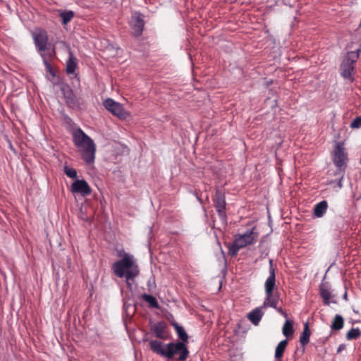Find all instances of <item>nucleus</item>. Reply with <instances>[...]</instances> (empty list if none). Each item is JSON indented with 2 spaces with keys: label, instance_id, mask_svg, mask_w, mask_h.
<instances>
[{
  "label": "nucleus",
  "instance_id": "obj_1",
  "mask_svg": "<svg viewBox=\"0 0 361 361\" xmlns=\"http://www.w3.org/2000/svg\"><path fill=\"white\" fill-rule=\"evenodd\" d=\"M112 271L118 278H126L127 285L130 287V281L134 280L140 274V269L134 257L128 253H124L122 258L112 264Z\"/></svg>",
  "mask_w": 361,
  "mask_h": 361
},
{
  "label": "nucleus",
  "instance_id": "obj_2",
  "mask_svg": "<svg viewBox=\"0 0 361 361\" xmlns=\"http://www.w3.org/2000/svg\"><path fill=\"white\" fill-rule=\"evenodd\" d=\"M269 276L264 283L265 298L262 307L274 308L279 314L285 318H288L287 313L281 308L278 307L279 302V293L276 283L275 270L272 266V260H270Z\"/></svg>",
  "mask_w": 361,
  "mask_h": 361
},
{
  "label": "nucleus",
  "instance_id": "obj_3",
  "mask_svg": "<svg viewBox=\"0 0 361 361\" xmlns=\"http://www.w3.org/2000/svg\"><path fill=\"white\" fill-rule=\"evenodd\" d=\"M252 228L243 234H235L233 243L227 245L228 253L231 257H235L239 250L246 246L255 243L257 240L258 234L254 232Z\"/></svg>",
  "mask_w": 361,
  "mask_h": 361
},
{
  "label": "nucleus",
  "instance_id": "obj_4",
  "mask_svg": "<svg viewBox=\"0 0 361 361\" xmlns=\"http://www.w3.org/2000/svg\"><path fill=\"white\" fill-rule=\"evenodd\" d=\"M33 39L41 56L42 54H45L49 57L55 56V47L48 43V36L45 30H40L39 32H35Z\"/></svg>",
  "mask_w": 361,
  "mask_h": 361
},
{
  "label": "nucleus",
  "instance_id": "obj_5",
  "mask_svg": "<svg viewBox=\"0 0 361 361\" xmlns=\"http://www.w3.org/2000/svg\"><path fill=\"white\" fill-rule=\"evenodd\" d=\"M166 348V357L173 359L176 355H178V361H185L189 357V350L184 342H171L165 345Z\"/></svg>",
  "mask_w": 361,
  "mask_h": 361
},
{
  "label": "nucleus",
  "instance_id": "obj_6",
  "mask_svg": "<svg viewBox=\"0 0 361 361\" xmlns=\"http://www.w3.org/2000/svg\"><path fill=\"white\" fill-rule=\"evenodd\" d=\"M61 90L66 99V102L68 107L72 109H82L85 106V103L82 97L75 95L71 87L66 85L61 87Z\"/></svg>",
  "mask_w": 361,
  "mask_h": 361
},
{
  "label": "nucleus",
  "instance_id": "obj_7",
  "mask_svg": "<svg viewBox=\"0 0 361 361\" xmlns=\"http://www.w3.org/2000/svg\"><path fill=\"white\" fill-rule=\"evenodd\" d=\"M104 106L106 109L121 120H126L130 116V113L124 109L121 104L111 98L104 100Z\"/></svg>",
  "mask_w": 361,
  "mask_h": 361
},
{
  "label": "nucleus",
  "instance_id": "obj_8",
  "mask_svg": "<svg viewBox=\"0 0 361 361\" xmlns=\"http://www.w3.org/2000/svg\"><path fill=\"white\" fill-rule=\"evenodd\" d=\"M348 161V154L345 152L343 143L338 142L333 152V161L335 166L341 170H345Z\"/></svg>",
  "mask_w": 361,
  "mask_h": 361
},
{
  "label": "nucleus",
  "instance_id": "obj_9",
  "mask_svg": "<svg viewBox=\"0 0 361 361\" xmlns=\"http://www.w3.org/2000/svg\"><path fill=\"white\" fill-rule=\"evenodd\" d=\"M214 205L221 220L226 223L227 216L226 213V197L225 193L220 189H216L213 197Z\"/></svg>",
  "mask_w": 361,
  "mask_h": 361
},
{
  "label": "nucleus",
  "instance_id": "obj_10",
  "mask_svg": "<svg viewBox=\"0 0 361 361\" xmlns=\"http://www.w3.org/2000/svg\"><path fill=\"white\" fill-rule=\"evenodd\" d=\"M130 26L134 37H138L141 36L145 27L143 15L137 12L134 13L131 16Z\"/></svg>",
  "mask_w": 361,
  "mask_h": 361
},
{
  "label": "nucleus",
  "instance_id": "obj_11",
  "mask_svg": "<svg viewBox=\"0 0 361 361\" xmlns=\"http://www.w3.org/2000/svg\"><path fill=\"white\" fill-rule=\"evenodd\" d=\"M73 142L76 147H85L94 142L81 129H78L73 133Z\"/></svg>",
  "mask_w": 361,
  "mask_h": 361
},
{
  "label": "nucleus",
  "instance_id": "obj_12",
  "mask_svg": "<svg viewBox=\"0 0 361 361\" xmlns=\"http://www.w3.org/2000/svg\"><path fill=\"white\" fill-rule=\"evenodd\" d=\"M71 192L87 196L91 193V188L85 180H76L71 185Z\"/></svg>",
  "mask_w": 361,
  "mask_h": 361
},
{
  "label": "nucleus",
  "instance_id": "obj_13",
  "mask_svg": "<svg viewBox=\"0 0 361 361\" xmlns=\"http://www.w3.org/2000/svg\"><path fill=\"white\" fill-rule=\"evenodd\" d=\"M82 148V157L83 160L88 164L93 163L95 158L94 154L96 150L94 142Z\"/></svg>",
  "mask_w": 361,
  "mask_h": 361
},
{
  "label": "nucleus",
  "instance_id": "obj_14",
  "mask_svg": "<svg viewBox=\"0 0 361 361\" xmlns=\"http://www.w3.org/2000/svg\"><path fill=\"white\" fill-rule=\"evenodd\" d=\"M166 324L164 322H159L155 324L152 328V331L154 333L157 338L166 340L168 338V334L166 331Z\"/></svg>",
  "mask_w": 361,
  "mask_h": 361
},
{
  "label": "nucleus",
  "instance_id": "obj_15",
  "mask_svg": "<svg viewBox=\"0 0 361 361\" xmlns=\"http://www.w3.org/2000/svg\"><path fill=\"white\" fill-rule=\"evenodd\" d=\"M149 346L153 353L161 357H166V348H164V344L163 342L158 340H151L149 342Z\"/></svg>",
  "mask_w": 361,
  "mask_h": 361
},
{
  "label": "nucleus",
  "instance_id": "obj_16",
  "mask_svg": "<svg viewBox=\"0 0 361 361\" xmlns=\"http://www.w3.org/2000/svg\"><path fill=\"white\" fill-rule=\"evenodd\" d=\"M263 308L262 305L259 307L254 309L248 314L247 317L253 324L257 325L259 323L264 315V312L262 311Z\"/></svg>",
  "mask_w": 361,
  "mask_h": 361
},
{
  "label": "nucleus",
  "instance_id": "obj_17",
  "mask_svg": "<svg viewBox=\"0 0 361 361\" xmlns=\"http://www.w3.org/2000/svg\"><path fill=\"white\" fill-rule=\"evenodd\" d=\"M328 208V203L326 200H323L315 204L314 207V215L321 218L326 213Z\"/></svg>",
  "mask_w": 361,
  "mask_h": 361
},
{
  "label": "nucleus",
  "instance_id": "obj_18",
  "mask_svg": "<svg viewBox=\"0 0 361 361\" xmlns=\"http://www.w3.org/2000/svg\"><path fill=\"white\" fill-rule=\"evenodd\" d=\"M172 326H173L176 332L178 334L179 339L180 340V342H184V343L187 344L188 343V335L185 332L183 327L180 326L177 323H173Z\"/></svg>",
  "mask_w": 361,
  "mask_h": 361
},
{
  "label": "nucleus",
  "instance_id": "obj_19",
  "mask_svg": "<svg viewBox=\"0 0 361 361\" xmlns=\"http://www.w3.org/2000/svg\"><path fill=\"white\" fill-rule=\"evenodd\" d=\"M72 52L69 53V58L66 61V73L72 74L75 72L77 67V61Z\"/></svg>",
  "mask_w": 361,
  "mask_h": 361
},
{
  "label": "nucleus",
  "instance_id": "obj_20",
  "mask_svg": "<svg viewBox=\"0 0 361 361\" xmlns=\"http://www.w3.org/2000/svg\"><path fill=\"white\" fill-rule=\"evenodd\" d=\"M310 334L311 332L309 328V325L307 323H306L304 326L303 331L300 336V342L303 347H305L309 343Z\"/></svg>",
  "mask_w": 361,
  "mask_h": 361
},
{
  "label": "nucleus",
  "instance_id": "obj_21",
  "mask_svg": "<svg viewBox=\"0 0 361 361\" xmlns=\"http://www.w3.org/2000/svg\"><path fill=\"white\" fill-rule=\"evenodd\" d=\"M287 345V340H283L277 345L275 350V358L277 360L281 361Z\"/></svg>",
  "mask_w": 361,
  "mask_h": 361
},
{
  "label": "nucleus",
  "instance_id": "obj_22",
  "mask_svg": "<svg viewBox=\"0 0 361 361\" xmlns=\"http://www.w3.org/2000/svg\"><path fill=\"white\" fill-rule=\"evenodd\" d=\"M344 325V320L341 315L336 314L332 321L331 324V329L334 331L341 330Z\"/></svg>",
  "mask_w": 361,
  "mask_h": 361
},
{
  "label": "nucleus",
  "instance_id": "obj_23",
  "mask_svg": "<svg viewBox=\"0 0 361 361\" xmlns=\"http://www.w3.org/2000/svg\"><path fill=\"white\" fill-rule=\"evenodd\" d=\"M42 58L43 59V63L45 66L46 71L49 73L52 77H54L56 75L55 71L50 63V61L54 57H49L45 54H42Z\"/></svg>",
  "mask_w": 361,
  "mask_h": 361
},
{
  "label": "nucleus",
  "instance_id": "obj_24",
  "mask_svg": "<svg viewBox=\"0 0 361 361\" xmlns=\"http://www.w3.org/2000/svg\"><path fill=\"white\" fill-rule=\"evenodd\" d=\"M283 334L286 337H290L293 335L294 329L292 321L287 319L283 326Z\"/></svg>",
  "mask_w": 361,
  "mask_h": 361
},
{
  "label": "nucleus",
  "instance_id": "obj_25",
  "mask_svg": "<svg viewBox=\"0 0 361 361\" xmlns=\"http://www.w3.org/2000/svg\"><path fill=\"white\" fill-rule=\"evenodd\" d=\"M319 294L323 299L324 304L329 305L330 304V299L331 297V293L329 290L322 286L319 288Z\"/></svg>",
  "mask_w": 361,
  "mask_h": 361
},
{
  "label": "nucleus",
  "instance_id": "obj_26",
  "mask_svg": "<svg viewBox=\"0 0 361 361\" xmlns=\"http://www.w3.org/2000/svg\"><path fill=\"white\" fill-rule=\"evenodd\" d=\"M361 336V331L358 328H352L345 335L348 341L357 340Z\"/></svg>",
  "mask_w": 361,
  "mask_h": 361
},
{
  "label": "nucleus",
  "instance_id": "obj_27",
  "mask_svg": "<svg viewBox=\"0 0 361 361\" xmlns=\"http://www.w3.org/2000/svg\"><path fill=\"white\" fill-rule=\"evenodd\" d=\"M341 69H342V75L344 78H348L351 75V73L353 71V66L352 65V63L347 61L342 64Z\"/></svg>",
  "mask_w": 361,
  "mask_h": 361
},
{
  "label": "nucleus",
  "instance_id": "obj_28",
  "mask_svg": "<svg viewBox=\"0 0 361 361\" xmlns=\"http://www.w3.org/2000/svg\"><path fill=\"white\" fill-rule=\"evenodd\" d=\"M142 298L149 303L151 307L159 308V303L154 296L145 293L142 295Z\"/></svg>",
  "mask_w": 361,
  "mask_h": 361
},
{
  "label": "nucleus",
  "instance_id": "obj_29",
  "mask_svg": "<svg viewBox=\"0 0 361 361\" xmlns=\"http://www.w3.org/2000/svg\"><path fill=\"white\" fill-rule=\"evenodd\" d=\"M60 16L62 19V23L66 25L74 17V13L72 11H63Z\"/></svg>",
  "mask_w": 361,
  "mask_h": 361
},
{
  "label": "nucleus",
  "instance_id": "obj_30",
  "mask_svg": "<svg viewBox=\"0 0 361 361\" xmlns=\"http://www.w3.org/2000/svg\"><path fill=\"white\" fill-rule=\"evenodd\" d=\"M63 171L65 174L69 178H74L77 176V171L73 168H69L67 166L63 167Z\"/></svg>",
  "mask_w": 361,
  "mask_h": 361
},
{
  "label": "nucleus",
  "instance_id": "obj_31",
  "mask_svg": "<svg viewBox=\"0 0 361 361\" xmlns=\"http://www.w3.org/2000/svg\"><path fill=\"white\" fill-rule=\"evenodd\" d=\"M351 128H361V116L356 117L350 123Z\"/></svg>",
  "mask_w": 361,
  "mask_h": 361
},
{
  "label": "nucleus",
  "instance_id": "obj_32",
  "mask_svg": "<svg viewBox=\"0 0 361 361\" xmlns=\"http://www.w3.org/2000/svg\"><path fill=\"white\" fill-rule=\"evenodd\" d=\"M355 54H357V51L356 52H353V51L349 52L348 54V61H349V60H350L351 61L350 63H352V64L354 62H355L357 60H355Z\"/></svg>",
  "mask_w": 361,
  "mask_h": 361
},
{
  "label": "nucleus",
  "instance_id": "obj_33",
  "mask_svg": "<svg viewBox=\"0 0 361 361\" xmlns=\"http://www.w3.org/2000/svg\"><path fill=\"white\" fill-rule=\"evenodd\" d=\"M345 345L343 344H341L338 346V349H337V353H341L344 348H345Z\"/></svg>",
  "mask_w": 361,
  "mask_h": 361
}]
</instances>
